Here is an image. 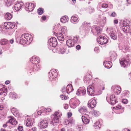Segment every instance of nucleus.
Listing matches in <instances>:
<instances>
[{
  "instance_id": "nucleus-1",
  "label": "nucleus",
  "mask_w": 131,
  "mask_h": 131,
  "mask_svg": "<svg viewBox=\"0 0 131 131\" xmlns=\"http://www.w3.org/2000/svg\"><path fill=\"white\" fill-rule=\"evenodd\" d=\"M16 39L18 42L23 45L25 44L29 45L31 42L32 38L31 35L26 33L22 35L20 37L17 38Z\"/></svg>"
},
{
  "instance_id": "nucleus-2",
  "label": "nucleus",
  "mask_w": 131,
  "mask_h": 131,
  "mask_svg": "<svg viewBox=\"0 0 131 131\" xmlns=\"http://www.w3.org/2000/svg\"><path fill=\"white\" fill-rule=\"evenodd\" d=\"M61 115V114L59 112H55L52 121L50 122V124L54 125L58 123L59 119Z\"/></svg>"
},
{
  "instance_id": "nucleus-3",
  "label": "nucleus",
  "mask_w": 131,
  "mask_h": 131,
  "mask_svg": "<svg viewBox=\"0 0 131 131\" xmlns=\"http://www.w3.org/2000/svg\"><path fill=\"white\" fill-rule=\"evenodd\" d=\"M69 103L70 107L72 108H75L79 105L80 102L78 99L73 98L70 100Z\"/></svg>"
},
{
  "instance_id": "nucleus-4",
  "label": "nucleus",
  "mask_w": 131,
  "mask_h": 131,
  "mask_svg": "<svg viewBox=\"0 0 131 131\" xmlns=\"http://www.w3.org/2000/svg\"><path fill=\"white\" fill-rule=\"evenodd\" d=\"M49 74V77L51 81H55L57 75V73L56 70L54 69H52L50 70Z\"/></svg>"
},
{
  "instance_id": "nucleus-5",
  "label": "nucleus",
  "mask_w": 131,
  "mask_h": 131,
  "mask_svg": "<svg viewBox=\"0 0 131 131\" xmlns=\"http://www.w3.org/2000/svg\"><path fill=\"white\" fill-rule=\"evenodd\" d=\"M120 63L122 67H127L130 64L129 60L128 58H122L120 60Z\"/></svg>"
},
{
  "instance_id": "nucleus-6",
  "label": "nucleus",
  "mask_w": 131,
  "mask_h": 131,
  "mask_svg": "<svg viewBox=\"0 0 131 131\" xmlns=\"http://www.w3.org/2000/svg\"><path fill=\"white\" fill-rule=\"evenodd\" d=\"M106 100L107 101L111 104L113 105L117 102L116 101V99L114 95H111L110 96L107 95L106 97Z\"/></svg>"
},
{
  "instance_id": "nucleus-7",
  "label": "nucleus",
  "mask_w": 131,
  "mask_h": 131,
  "mask_svg": "<svg viewBox=\"0 0 131 131\" xmlns=\"http://www.w3.org/2000/svg\"><path fill=\"white\" fill-rule=\"evenodd\" d=\"M98 43L101 45H103L106 43L108 40L105 37L102 36H100L97 39Z\"/></svg>"
},
{
  "instance_id": "nucleus-8",
  "label": "nucleus",
  "mask_w": 131,
  "mask_h": 131,
  "mask_svg": "<svg viewBox=\"0 0 131 131\" xmlns=\"http://www.w3.org/2000/svg\"><path fill=\"white\" fill-rule=\"evenodd\" d=\"M35 6L33 3H27L25 6V9L28 11H32L35 7Z\"/></svg>"
},
{
  "instance_id": "nucleus-9",
  "label": "nucleus",
  "mask_w": 131,
  "mask_h": 131,
  "mask_svg": "<svg viewBox=\"0 0 131 131\" xmlns=\"http://www.w3.org/2000/svg\"><path fill=\"white\" fill-rule=\"evenodd\" d=\"M48 41L49 45L52 47H55L57 44L56 39L54 37L51 38Z\"/></svg>"
},
{
  "instance_id": "nucleus-10",
  "label": "nucleus",
  "mask_w": 131,
  "mask_h": 131,
  "mask_svg": "<svg viewBox=\"0 0 131 131\" xmlns=\"http://www.w3.org/2000/svg\"><path fill=\"white\" fill-rule=\"evenodd\" d=\"M102 30L99 27L94 26L91 31L95 35H99L101 33Z\"/></svg>"
},
{
  "instance_id": "nucleus-11",
  "label": "nucleus",
  "mask_w": 131,
  "mask_h": 131,
  "mask_svg": "<svg viewBox=\"0 0 131 131\" xmlns=\"http://www.w3.org/2000/svg\"><path fill=\"white\" fill-rule=\"evenodd\" d=\"M23 3L21 1H18L15 4L14 6V8L16 11H18L23 6Z\"/></svg>"
},
{
  "instance_id": "nucleus-12",
  "label": "nucleus",
  "mask_w": 131,
  "mask_h": 131,
  "mask_svg": "<svg viewBox=\"0 0 131 131\" xmlns=\"http://www.w3.org/2000/svg\"><path fill=\"white\" fill-rule=\"evenodd\" d=\"M96 101L95 98L91 99L89 100L88 103V105L89 107L91 108H94L96 104Z\"/></svg>"
},
{
  "instance_id": "nucleus-13",
  "label": "nucleus",
  "mask_w": 131,
  "mask_h": 131,
  "mask_svg": "<svg viewBox=\"0 0 131 131\" xmlns=\"http://www.w3.org/2000/svg\"><path fill=\"white\" fill-rule=\"evenodd\" d=\"M94 88L92 84L88 86L87 90L88 94L89 95H90L91 96L92 95L94 92Z\"/></svg>"
},
{
  "instance_id": "nucleus-14",
  "label": "nucleus",
  "mask_w": 131,
  "mask_h": 131,
  "mask_svg": "<svg viewBox=\"0 0 131 131\" xmlns=\"http://www.w3.org/2000/svg\"><path fill=\"white\" fill-rule=\"evenodd\" d=\"M86 93V90L84 88L78 89L77 91L76 94L78 95L82 96L85 95Z\"/></svg>"
},
{
  "instance_id": "nucleus-15",
  "label": "nucleus",
  "mask_w": 131,
  "mask_h": 131,
  "mask_svg": "<svg viewBox=\"0 0 131 131\" xmlns=\"http://www.w3.org/2000/svg\"><path fill=\"white\" fill-rule=\"evenodd\" d=\"M48 125V123L47 121L43 120L41 122L39 126L41 129L45 128H46Z\"/></svg>"
},
{
  "instance_id": "nucleus-16",
  "label": "nucleus",
  "mask_w": 131,
  "mask_h": 131,
  "mask_svg": "<svg viewBox=\"0 0 131 131\" xmlns=\"http://www.w3.org/2000/svg\"><path fill=\"white\" fill-rule=\"evenodd\" d=\"M30 61L32 63L37 64L39 62V58L37 56H34L30 59Z\"/></svg>"
},
{
  "instance_id": "nucleus-17",
  "label": "nucleus",
  "mask_w": 131,
  "mask_h": 131,
  "mask_svg": "<svg viewBox=\"0 0 131 131\" xmlns=\"http://www.w3.org/2000/svg\"><path fill=\"white\" fill-rule=\"evenodd\" d=\"M9 96L10 98H11L14 99L20 97V95H17V94L14 92H10L9 94Z\"/></svg>"
},
{
  "instance_id": "nucleus-18",
  "label": "nucleus",
  "mask_w": 131,
  "mask_h": 131,
  "mask_svg": "<svg viewBox=\"0 0 131 131\" xmlns=\"http://www.w3.org/2000/svg\"><path fill=\"white\" fill-rule=\"evenodd\" d=\"M65 46L62 45L60 48L57 49V51L59 53L63 54L66 51L65 48Z\"/></svg>"
},
{
  "instance_id": "nucleus-19",
  "label": "nucleus",
  "mask_w": 131,
  "mask_h": 131,
  "mask_svg": "<svg viewBox=\"0 0 131 131\" xmlns=\"http://www.w3.org/2000/svg\"><path fill=\"white\" fill-rule=\"evenodd\" d=\"M34 122L30 118H28L27 119L26 121V125L27 127H31L33 125Z\"/></svg>"
},
{
  "instance_id": "nucleus-20",
  "label": "nucleus",
  "mask_w": 131,
  "mask_h": 131,
  "mask_svg": "<svg viewBox=\"0 0 131 131\" xmlns=\"http://www.w3.org/2000/svg\"><path fill=\"white\" fill-rule=\"evenodd\" d=\"M79 20L77 16H73L71 17V21L72 23L76 24L78 22Z\"/></svg>"
},
{
  "instance_id": "nucleus-21",
  "label": "nucleus",
  "mask_w": 131,
  "mask_h": 131,
  "mask_svg": "<svg viewBox=\"0 0 131 131\" xmlns=\"http://www.w3.org/2000/svg\"><path fill=\"white\" fill-rule=\"evenodd\" d=\"M103 65L105 67L108 69L111 68L112 66L111 62L107 61H104Z\"/></svg>"
},
{
  "instance_id": "nucleus-22",
  "label": "nucleus",
  "mask_w": 131,
  "mask_h": 131,
  "mask_svg": "<svg viewBox=\"0 0 131 131\" xmlns=\"http://www.w3.org/2000/svg\"><path fill=\"white\" fill-rule=\"evenodd\" d=\"M90 76L88 75L85 76L84 79V83L86 85L88 84L91 82V79L90 77Z\"/></svg>"
},
{
  "instance_id": "nucleus-23",
  "label": "nucleus",
  "mask_w": 131,
  "mask_h": 131,
  "mask_svg": "<svg viewBox=\"0 0 131 131\" xmlns=\"http://www.w3.org/2000/svg\"><path fill=\"white\" fill-rule=\"evenodd\" d=\"M66 92L68 94L72 92L73 90L72 85L70 84H68L66 87Z\"/></svg>"
},
{
  "instance_id": "nucleus-24",
  "label": "nucleus",
  "mask_w": 131,
  "mask_h": 131,
  "mask_svg": "<svg viewBox=\"0 0 131 131\" xmlns=\"http://www.w3.org/2000/svg\"><path fill=\"white\" fill-rule=\"evenodd\" d=\"M78 111L81 114H85L87 111V110L86 107L83 106L79 109Z\"/></svg>"
},
{
  "instance_id": "nucleus-25",
  "label": "nucleus",
  "mask_w": 131,
  "mask_h": 131,
  "mask_svg": "<svg viewBox=\"0 0 131 131\" xmlns=\"http://www.w3.org/2000/svg\"><path fill=\"white\" fill-rule=\"evenodd\" d=\"M67 46L69 47H72L74 45V43L72 42V40L71 39L68 40L66 41Z\"/></svg>"
},
{
  "instance_id": "nucleus-26",
  "label": "nucleus",
  "mask_w": 131,
  "mask_h": 131,
  "mask_svg": "<svg viewBox=\"0 0 131 131\" xmlns=\"http://www.w3.org/2000/svg\"><path fill=\"white\" fill-rule=\"evenodd\" d=\"M15 0H5V2L6 4L8 6H10L15 1Z\"/></svg>"
},
{
  "instance_id": "nucleus-27",
  "label": "nucleus",
  "mask_w": 131,
  "mask_h": 131,
  "mask_svg": "<svg viewBox=\"0 0 131 131\" xmlns=\"http://www.w3.org/2000/svg\"><path fill=\"white\" fill-rule=\"evenodd\" d=\"M123 31L125 32H128L130 31V28L129 26H123L122 27Z\"/></svg>"
},
{
  "instance_id": "nucleus-28",
  "label": "nucleus",
  "mask_w": 131,
  "mask_h": 131,
  "mask_svg": "<svg viewBox=\"0 0 131 131\" xmlns=\"http://www.w3.org/2000/svg\"><path fill=\"white\" fill-rule=\"evenodd\" d=\"M69 20V18L67 16L62 17L60 19L61 21L63 23H65L67 22Z\"/></svg>"
},
{
  "instance_id": "nucleus-29",
  "label": "nucleus",
  "mask_w": 131,
  "mask_h": 131,
  "mask_svg": "<svg viewBox=\"0 0 131 131\" xmlns=\"http://www.w3.org/2000/svg\"><path fill=\"white\" fill-rule=\"evenodd\" d=\"M8 122L13 125H15L17 123V122L16 119L13 117H11V118L9 119V122L7 123H8Z\"/></svg>"
},
{
  "instance_id": "nucleus-30",
  "label": "nucleus",
  "mask_w": 131,
  "mask_h": 131,
  "mask_svg": "<svg viewBox=\"0 0 131 131\" xmlns=\"http://www.w3.org/2000/svg\"><path fill=\"white\" fill-rule=\"evenodd\" d=\"M110 36L111 38L113 40H116L117 39V35L116 33L113 31L111 32L110 34Z\"/></svg>"
},
{
  "instance_id": "nucleus-31",
  "label": "nucleus",
  "mask_w": 131,
  "mask_h": 131,
  "mask_svg": "<svg viewBox=\"0 0 131 131\" xmlns=\"http://www.w3.org/2000/svg\"><path fill=\"white\" fill-rule=\"evenodd\" d=\"M7 92V90L3 87L2 85H0V95L3 93H6Z\"/></svg>"
},
{
  "instance_id": "nucleus-32",
  "label": "nucleus",
  "mask_w": 131,
  "mask_h": 131,
  "mask_svg": "<svg viewBox=\"0 0 131 131\" xmlns=\"http://www.w3.org/2000/svg\"><path fill=\"white\" fill-rule=\"evenodd\" d=\"M116 53L114 52H113L110 57L111 60L112 61L115 60L116 59Z\"/></svg>"
},
{
  "instance_id": "nucleus-33",
  "label": "nucleus",
  "mask_w": 131,
  "mask_h": 131,
  "mask_svg": "<svg viewBox=\"0 0 131 131\" xmlns=\"http://www.w3.org/2000/svg\"><path fill=\"white\" fill-rule=\"evenodd\" d=\"M8 43V40L5 39H2L0 41V44L2 45L7 44Z\"/></svg>"
},
{
  "instance_id": "nucleus-34",
  "label": "nucleus",
  "mask_w": 131,
  "mask_h": 131,
  "mask_svg": "<svg viewBox=\"0 0 131 131\" xmlns=\"http://www.w3.org/2000/svg\"><path fill=\"white\" fill-rule=\"evenodd\" d=\"M82 119L83 122L85 124L88 123L89 122V120L84 116H82Z\"/></svg>"
},
{
  "instance_id": "nucleus-35",
  "label": "nucleus",
  "mask_w": 131,
  "mask_h": 131,
  "mask_svg": "<svg viewBox=\"0 0 131 131\" xmlns=\"http://www.w3.org/2000/svg\"><path fill=\"white\" fill-rule=\"evenodd\" d=\"M120 48L124 52H126L128 49V47L126 45H123L121 46V48L120 47Z\"/></svg>"
},
{
  "instance_id": "nucleus-36",
  "label": "nucleus",
  "mask_w": 131,
  "mask_h": 131,
  "mask_svg": "<svg viewBox=\"0 0 131 131\" xmlns=\"http://www.w3.org/2000/svg\"><path fill=\"white\" fill-rule=\"evenodd\" d=\"M93 126L94 127L95 129H97L100 128L101 127V125L100 124V122L97 121L94 124Z\"/></svg>"
},
{
  "instance_id": "nucleus-37",
  "label": "nucleus",
  "mask_w": 131,
  "mask_h": 131,
  "mask_svg": "<svg viewBox=\"0 0 131 131\" xmlns=\"http://www.w3.org/2000/svg\"><path fill=\"white\" fill-rule=\"evenodd\" d=\"M5 17L7 20H10L12 17V15L9 13H7L5 15Z\"/></svg>"
},
{
  "instance_id": "nucleus-38",
  "label": "nucleus",
  "mask_w": 131,
  "mask_h": 131,
  "mask_svg": "<svg viewBox=\"0 0 131 131\" xmlns=\"http://www.w3.org/2000/svg\"><path fill=\"white\" fill-rule=\"evenodd\" d=\"M58 39L60 41H63L64 40V38L62 34L60 33L58 37Z\"/></svg>"
},
{
  "instance_id": "nucleus-39",
  "label": "nucleus",
  "mask_w": 131,
  "mask_h": 131,
  "mask_svg": "<svg viewBox=\"0 0 131 131\" xmlns=\"http://www.w3.org/2000/svg\"><path fill=\"white\" fill-rule=\"evenodd\" d=\"M130 22L129 20L126 19L124 20L123 22V26H129Z\"/></svg>"
},
{
  "instance_id": "nucleus-40",
  "label": "nucleus",
  "mask_w": 131,
  "mask_h": 131,
  "mask_svg": "<svg viewBox=\"0 0 131 131\" xmlns=\"http://www.w3.org/2000/svg\"><path fill=\"white\" fill-rule=\"evenodd\" d=\"M10 22H6L4 23V27L6 29H9Z\"/></svg>"
},
{
  "instance_id": "nucleus-41",
  "label": "nucleus",
  "mask_w": 131,
  "mask_h": 131,
  "mask_svg": "<svg viewBox=\"0 0 131 131\" xmlns=\"http://www.w3.org/2000/svg\"><path fill=\"white\" fill-rule=\"evenodd\" d=\"M61 31L63 34L66 35L67 32V27L65 26L62 27L61 29Z\"/></svg>"
},
{
  "instance_id": "nucleus-42",
  "label": "nucleus",
  "mask_w": 131,
  "mask_h": 131,
  "mask_svg": "<svg viewBox=\"0 0 131 131\" xmlns=\"http://www.w3.org/2000/svg\"><path fill=\"white\" fill-rule=\"evenodd\" d=\"M115 92L117 94H118L121 92V88L119 86H117L115 89Z\"/></svg>"
},
{
  "instance_id": "nucleus-43",
  "label": "nucleus",
  "mask_w": 131,
  "mask_h": 131,
  "mask_svg": "<svg viewBox=\"0 0 131 131\" xmlns=\"http://www.w3.org/2000/svg\"><path fill=\"white\" fill-rule=\"evenodd\" d=\"M93 114L95 116H98L100 115V113L99 111L94 110L93 112Z\"/></svg>"
},
{
  "instance_id": "nucleus-44",
  "label": "nucleus",
  "mask_w": 131,
  "mask_h": 131,
  "mask_svg": "<svg viewBox=\"0 0 131 131\" xmlns=\"http://www.w3.org/2000/svg\"><path fill=\"white\" fill-rule=\"evenodd\" d=\"M6 116L5 113H0V120H3Z\"/></svg>"
},
{
  "instance_id": "nucleus-45",
  "label": "nucleus",
  "mask_w": 131,
  "mask_h": 131,
  "mask_svg": "<svg viewBox=\"0 0 131 131\" xmlns=\"http://www.w3.org/2000/svg\"><path fill=\"white\" fill-rule=\"evenodd\" d=\"M83 25L85 27H88V30L90 29V24L85 22L83 23Z\"/></svg>"
},
{
  "instance_id": "nucleus-46",
  "label": "nucleus",
  "mask_w": 131,
  "mask_h": 131,
  "mask_svg": "<svg viewBox=\"0 0 131 131\" xmlns=\"http://www.w3.org/2000/svg\"><path fill=\"white\" fill-rule=\"evenodd\" d=\"M34 69L36 71H38L40 69V67L39 65L35 64L34 66Z\"/></svg>"
},
{
  "instance_id": "nucleus-47",
  "label": "nucleus",
  "mask_w": 131,
  "mask_h": 131,
  "mask_svg": "<svg viewBox=\"0 0 131 131\" xmlns=\"http://www.w3.org/2000/svg\"><path fill=\"white\" fill-rule=\"evenodd\" d=\"M113 108L116 110L123 109V107H121V105L120 104H118L116 107H114Z\"/></svg>"
},
{
  "instance_id": "nucleus-48",
  "label": "nucleus",
  "mask_w": 131,
  "mask_h": 131,
  "mask_svg": "<svg viewBox=\"0 0 131 131\" xmlns=\"http://www.w3.org/2000/svg\"><path fill=\"white\" fill-rule=\"evenodd\" d=\"M79 37L78 36H74L73 37V42L74 43H76L79 40Z\"/></svg>"
},
{
  "instance_id": "nucleus-49",
  "label": "nucleus",
  "mask_w": 131,
  "mask_h": 131,
  "mask_svg": "<svg viewBox=\"0 0 131 131\" xmlns=\"http://www.w3.org/2000/svg\"><path fill=\"white\" fill-rule=\"evenodd\" d=\"M10 26H9V29L14 28L15 26V24L14 23H11L10 22Z\"/></svg>"
},
{
  "instance_id": "nucleus-50",
  "label": "nucleus",
  "mask_w": 131,
  "mask_h": 131,
  "mask_svg": "<svg viewBox=\"0 0 131 131\" xmlns=\"http://www.w3.org/2000/svg\"><path fill=\"white\" fill-rule=\"evenodd\" d=\"M38 13L39 15H41L43 13V9L42 8H39L38 10Z\"/></svg>"
},
{
  "instance_id": "nucleus-51",
  "label": "nucleus",
  "mask_w": 131,
  "mask_h": 131,
  "mask_svg": "<svg viewBox=\"0 0 131 131\" xmlns=\"http://www.w3.org/2000/svg\"><path fill=\"white\" fill-rule=\"evenodd\" d=\"M17 110H16V108H12L11 110V112L14 115L15 114Z\"/></svg>"
},
{
  "instance_id": "nucleus-52",
  "label": "nucleus",
  "mask_w": 131,
  "mask_h": 131,
  "mask_svg": "<svg viewBox=\"0 0 131 131\" xmlns=\"http://www.w3.org/2000/svg\"><path fill=\"white\" fill-rule=\"evenodd\" d=\"M60 96L62 99L63 100H65L67 99V98L66 96L63 95H61Z\"/></svg>"
},
{
  "instance_id": "nucleus-53",
  "label": "nucleus",
  "mask_w": 131,
  "mask_h": 131,
  "mask_svg": "<svg viewBox=\"0 0 131 131\" xmlns=\"http://www.w3.org/2000/svg\"><path fill=\"white\" fill-rule=\"evenodd\" d=\"M124 95L125 96H127L129 94V92L127 91H125L124 92Z\"/></svg>"
},
{
  "instance_id": "nucleus-54",
  "label": "nucleus",
  "mask_w": 131,
  "mask_h": 131,
  "mask_svg": "<svg viewBox=\"0 0 131 131\" xmlns=\"http://www.w3.org/2000/svg\"><path fill=\"white\" fill-rule=\"evenodd\" d=\"M61 91L64 94H65V93H67L66 88L65 87H63L61 89Z\"/></svg>"
},
{
  "instance_id": "nucleus-55",
  "label": "nucleus",
  "mask_w": 131,
  "mask_h": 131,
  "mask_svg": "<svg viewBox=\"0 0 131 131\" xmlns=\"http://www.w3.org/2000/svg\"><path fill=\"white\" fill-rule=\"evenodd\" d=\"M102 6L103 8H105L108 7V5L106 4H102Z\"/></svg>"
},
{
  "instance_id": "nucleus-56",
  "label": "nucleus",
  "mask_w": 131,
  "mask_h": 131,
  "mask_svg": "<svg viewBox=\"0 0 131 131\" xmlns=\"http://www.w3.org/2000/svg\"><path fill=\"white\" fill-rule=\"evenodd\" d=\"M30 131H36L37 130V128L35 127H33L29 129Z\"/></svg>"
},
{
  "instance_id": "nucleus-57",
  "label": "nucleus",
  "mask_w": 131,
  "mask_h": 131,
  "mask_svg": "<svg viewBox=\"0 0 131 131\" xmlns=\"http://www.w3.org/2000/svg\"><path fill=\"white\" fill-rule=\"evenodd\" d=\"M23 128L22 126H19L17 128L18 130L19 131H22L23 130Z\"/></svg>"
},
{
  "instance_id": "nucleus-58",
  "label": "nucleus",
  "mask_w": 131,
  "mask_h": 131,
  "mask_svg": "<svg viewBox=\"0 0 131 131\" xmlns=\"http://www.w3.org/2000/svg\"><path fill=\"white\" fill-rule=\"evenodd\" d=\"M116 16V14L115 12H112L111 15V16L113 17H115Z\"/></svg>"
},
{
  "instance_id": "nucleus-59",
  "label": "nucleus",
  "mask_w": 131,
  "mask_h": 131,
  "mask_svg": "<svg viewBox=\"0 0 131 131\" xmlns=\"http://www.w3.org/2000/svg\"><path fill=\"white\" fill-rule=\"evenodd\" d=\"M122 102L125 104H126L128 103L127 100L126 99H124L122 100Z\"/></svg>"
},
{
  "instance_id": "nucleus-60",
  "label": "nucleus",
  "mask_w": 131,
  "mask_h": 131,
  "mask_svg": "<svg viewBox=\"0 0 131 131\" xmlns=\"http://www.w3.org/2000/svg\"><path fill=\"white\" fill-rule=\"evenodd\" d=\"M41 111L42 112V115H45L47 113L46 111L45 108L41 110Z\"/></svg>"
},
{
  "instance_id": "nucleus-61",
  "label": "nucleus",
  "mask_w": 131,
  "mask_h": 131,
  "mask_svg": "<svg viewBox=\"0 0 131 131\" xmlns=\"http://www.w3.org/2000/svg\"><path fill=\"white\" fill-rule=\"evenodd\" d=\"M70 123L69 120H66L65 121L64 124L66 125H68Z\"/></svg>"
},
{
  "instance_id": "nucleus-62",
  "label": "nucleus",
  "mask_w": 131,
  "mask_h": 131,
  "mask_svg": "<svg viewBox=\"0 0 131 131\" xmlns=\"http://www.w3.org/2000/svg\"><path fill=\"white\" fill-rule=\"evenodd\" d=\"M94 51L96 53H97L99 52V48L98 47H96L94 49Z\"/></svg>"
},
{
  "instance_id": "nucleus-63",
  "label": "nucleus",
  "mask_w": 131,
  "mask_h": 131,
  "mask_svg": "<svg viewBox=\"0 0 131 131\" xmlns=\"http://www.w3.org/2000/svg\"><path fill=\"white\" fill-rule=\"evenodd\" d=\"M102 20V22L103 23H105L106 21V17H103L102 18H101Z\"/></svg>"
},
{
  "instance_id": "nucleus-64",
  "label": "nucleus",
  "mask_w": 131,
  "mask_h": 131,
  "mask_svg": "<svg viewBox=\"0 0 131 131\" xmlns=\"http://www.w3.org/2000/svg\"><path fill=\"white\" fill-rule=\"evenodd\" d=\"M94 10L93 8H91L89 9V12L91 14L93 12H94Z\"/></svg>"
}]
</instances>
